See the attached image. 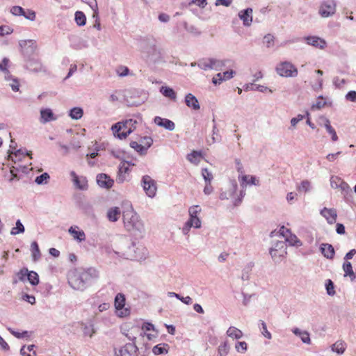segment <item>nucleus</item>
I'll return each instance as SVG.
<instances>
[{"mask_svg":"<svg viewBox=\"0 0 356 356\" xmlns=\"http://www.w3.org/2000/svg\"><path fill=\"white\" fill-rule=\"evenodd\" d=\"M98 277L99 272L94 268H89L81 271L72 272L68 275V283L72 289L83 291Z\"/></svg>","mask_w":356,"mask_h":356,"instance_id":"nucleus-1","label":"nucleus"},{"mask_svg":"<svg viewBox=\"0 0 356 356\" xmlns=\"http://www.w3.org/2000/svg\"><path fill=\"white\" fill-rule=\"evenodd\" d=\"M122 218L127 231H137L140 233L144 231V225L131 206L123 211Z\"/></svg>","mask_w":356,"mask_h":356,"instance_id":"nucleus-2","label":"nucleus"},{"mask_svg":"<svg viewBox=\"0 0 356 356\" xmlns=\"http://www.w3.org/2000/svg\"><path fill=\"white\" fill-rule=\"evenodd\" d=\"M136 119L130 118L122 122L115 123L112 126V131L115 137L120 139L126 138L136 127Z\"/></svg>","mask_w":356,"mask_h":356,"instance_id":"nucleus-3","label":"nucleus"},{"mask_svg":"<svg viewBox=\"0 0 356 356\" xmlns=\"http://www.w3.org/2000/svg\"><path fill=\"white\" fill-rule=\"evenodd\" d=\"M200 211V209H199L198 205H195L189 208L188 213L190 218L185 223V225L182 229V232L184 234H187L188 232L191 227H200V220L198 217Z\"/></svg>","mask_w":356,"mask_h":356,"instance_id":"nucleus-4","label":"nucleus"},{"mask_svg":"<svg viewBox=\"0 0 356 356\" xmlns=\"http://www.w3.org/2000/svg\"><path fill=\"white\" fill-rule=\"evenodd\" d=\"M147 250L142 245L136 246L134 243L129 247V250L126 253H123V258L131 260H141L146 258Z\"/></svg>","mask_w":356,"mask_h":356,"instance_id":"nucleus-5","label":"nucleus"},{"mask_svg":"<svg viewBox=\"0 0 356 356\" xmlns=\"http://www.w3.org/2000/svg\"><path fill=\"white\" fill-rule=\"evenodd\" d=\"M277 73L283 77H296L298 75V69L290 62L284 61L279 63L276 67Z\"/></svg>","mask_w":356,"mask_h":356,"instance_id":"nucleus-6","label":"nucleus"},{"mask_svg":"<svg viewBox=\"0 0 356 356\" xmlns=\"http://www.w3.org/2000/svg\"><path fill=\"white\" fill-rule=\"evenodd\" d=\"M141 186L148 197L151 198L155 197L157 191L156 182L150 176H143Z\"/></svg>","mask_w":356,"mask_h":356,"instance_id":"nucleus-7","label":"nucleus"},{"mask_svg":"<svg viewBox=\"0 0 356 356\" xmlns=\"http://www.w3.org/2000/svg\"><path fill=\"white\" fill-rule=\"evenodd\" d=\"M114 305L118 316L124 318L130 314V309L129 308H124L125 305V297L122 293H118L116 295Z\"/></svg>","mask_w":356,"mask_h":356,"instance_id":"nucleus-8","label":"nucleus"},{"mask_svg":"<svg viewBox=\"0 0 356 356\" xmlns=\"http://www.w3.org/2000/svg\"><path fill=\"white\" fill-rule=\"evenodd\" d=\"M286 246L282 241H278L270 250V254L275 261H280L286 254Z\"/></svg>","mask_w":356,"mask_h":356,"instance_id":"nucleus-9","label":"nucleus"},{"mask_svg":"<svg viewBox=\"0 0 356 356\" xmlns=\"http://www.w3.org/2000/svg\"><path fill=\"white\" fill-rule=\"evenodd\" d=\"M336 12V3L332 0L323 1L318 10V13L322 17H328L333 15Z\"/></svg>","mask_w":356,"mask_h":356,"instance_id":"nucleus-10","label":"nucleus"},{"mask_svg":"<svg viewBox=\"0 0 356 356\" xmlns=\"http://www.w3.org/2000/svg\"><path fill=\"white\" fill-rule=\"evenodd\" d=\"M26 68L34 73H47V68L40 60L31 58L26 63Z\"/></svg>","mask_w":356,"mask_h":356,"instance_id":"nucleus-11","label":"nucleus"},{"mask_svg":"<svg viewBox=\"0 0 356 356\" xmlns=\"http://www.w3.org/2000/svg\"><path fill=\"white\" fill-rule=\"evenodd\" d=\"M138 350V348L136 343H127L121 347L118 351L115 352V356H134V354L136 353Z\"/></svg>","mask_w":356,"mask_h":356,"instance_id":"nucleus-12","label":"nucleus"},{"mask_svg":"<svg viewBox=\"0 0 356 356\" xmlns=\"http://www.w3.org/2000/svg\"><path fill=\"white\" fill-rule=\"evenodd\" d=\"M113 180L105 173H100L97 175V183L101 188L109 189L113 186Z\"/></svg>","mask_w":356,"mask_h":356,"instance_id":"nucleus-13","label":"nucleus"},{"mask_svg":"<svg viewBox=\"0 0 356 356\" xmlns=\"http://www.w3.org/2000/svg\"><path fill=\"white\" fill-rule=\"evenodd\" d=\"M234 73H235L234 71H233L232 70L226 71L223 73H218L213 77L212 83L215 86L220 85L223 81H227V80H229L230 79H232L233 77V75Z\"/></svg>","mask_w":356,"mask_h":356,"instance_id":"nucleus-14","label":"nucleus"},{"mask_svg":"<svg viewBox=\"0 0 356 356\" xmlns=\"http://www.w3.org/2000/svg\"><path fill=\"white\" fill-rule=\"evenodd\" d=\"M224 66L225 63L222 60H218L216 59H208L207 60L204 61L203 67H202V68L204 69V70H220Z\"/></svg>","mask_w":356,"mask_h":356,"instance_id":"nucleus-15","label":"nucleus"},{"mask_svg":"<svg viewBox=\"0 0 356 356\" xmlns=\"http://www.w3.org/2000/svg\"><path fill=\"white\" fill-rule=\"evenodd\" d=\"M19 46L22 49V51L24 54H31L36 49V42L33 40H21L19 42Z\"/></svg>","mask_w":356,"mask_h":356,"instance_id":"nucleus-16","label":"nucleus"},{"mask_svg":"<svg viewBox=\"0 0 356 356\" xmlns=\"http://www.w3.org/2000/svg\"><path fill=\"white\" fill-rule=\"evenodd\" d=\"M154 122L159 127H164L165 129L172 131L175 128V123L167 118H162L161 117L156 116L154 119Z\"/></svg>","mask_w":356,"mask_h":356,"instance_id":"nucleus-17","label":"nucleus"},{"mask_svg":"<svg viewBox=\"0 0 356 356\" xmlns=\"http://www.w3.org/2000/svg\"><path fill=\"white\" fill-rule=\"evenodd\" d=\"M321 214L325 218L329 224H333L337 220V211L334 209L323 208L321 211Z\"/></svg>","mask_w":356,"mask_h":356,"instance_id":"nucleus-18","label":"nucleus"},{"mask_svg":"<svg viewBox=\"0 0 356 356\" xmlns=\"http://www.w3.org/2000/svg\"><path fill=\"white\" fill-rule=\"evenodd\" d=\"M185 104L188 107L193 110H198L200 108L197 98L191 93H188L185 96Z\"/></svg>","mask_w":356,"mask_h":356,"instance_id":"nucleus-19","label":"nucleus"},{"mask_svg":"<svg viewBox=\"0 0 356 356\" xmlns=\"http://www.w3.org/2000/svg\"><path fill=\"white\" fill-rule=\"evenodd\" d=\"M181 6L187 7L195 15L198 16L200 12V0H191L181 3Z\"/></svg>","mask_w":356,"mask_h":356,"instance_id":"nucleus-20","label":"nucleus"},{"mask_svg":"<svg viewBox=\"0 0 356 356\" xmlns=\"http://www.w3.org/2000/svg\"><path fill=\"white\" fill-rule=\"evenodd\" d=\"M307 44L312 45L315 47L324 49L326 47V42L325 40L317 36H309L306 38Z\"/></svg>","mask_w":356,"mask_h":356,"instance_id":"nucleus-21","label":"nucleus"},{"mask_svg":"<svg viewBox=\"0 0 356 356\" xmlns=\"http://www.w3.org/2000/svg\"><path fill=\"white\" fill-rule=\"evenodd\" d=\"M238 180L242 187H245L247 185H259V180L254 176L239 175Z\"/></svg>","mask_w":356,"mask_h":356,"instance_id":"nucleus-22","label":"nucleus"},{"mask_svg":"<svg viewBox=\"0 0 356 356\" xmlns=\"http://www.w3.org/2000/svg\"><path fill=\"white\" fill-rule=\"evenodd\" d=\"M56 120L53 111L50 108H44L40 111V122L43 124Z\"/></svg>","mask_w":356,"mask_h":356,"instance_id":"nucleus-23","label":"nucleus"},{"mask_svg":"<svg viewBox=\"0 0 356 356\" xmlns=\"http://www.w3.org/2000/svg\"><path fill=\"white\" fill-rule=\"evenodd\" d=\"M68 232L73 238L79 242L84 241L86 240V234L84 232L79 229L77 226L70 227Z\"/></svg>","mask_w":356,"mask_h":356,"instance_id":"nucleus-24","label":"nucleus"},{"mask_svg":"<svg viewBox=\"0 0 356 356\" xmlns=\"http://www.w3.org/2000/svg\"><path fill=\"white\" fill-rule=\"evenodd\" d=\"M330 185L334 188H341L344 191L349 188L348 184L346 183L338 176H332L330 179Z\"/></svg>","mask_w":356,"mask_h":356,"instance_id":"nucleus-25","label":"nucleus"},{"mask_svg":"<svg viewBox=\"0 0 356 356\" xmlns=\"http://www.w3.org/2000/svg\"><path fill=\"white\" fill-rule=\"evenodd\" d=\"M121 216V210L118 207L110 208L106 213V217L110 222H116Z\"/></svg>","mask_w":356,"mask_h":356,"instance_id":"nucleus-26","label":"nucleus"},{"mask_svg":"<svg viewBox=\"0 0 356 356\" xmlns=\"http://www.w3.org/2000/svg\"><path fill=\"white\" fill-rule=\"evenodd\" d=\"M159 92L165 97L170 99L172 102H177V93L175 91L170 87L168 86H161L159 89Z\"/></svg>","mask_w":356,"mask_h":356,"instance_id":"nucleus-27","label":"nucleus"},{"mask_svg":"<svg viewBox=\"0 0 356 356\" xmlns=\"http://www.w3.org/2000/svg\"><path fill=\"white\" fill-rule=\"evenodd\" d=\"M321 250L325 257L332 259L334 257V249L333 246L328 243H323L321 245Z\"/></svg>","mask_w":356,"mask_h":356,"instance_id":"nucleus-28","label":"nucleus"},{"mask_svg":"<svg viewBox=\"0 0 356 356\" xmlns=\"http://www.w3.org/2000/svg\"><path fill=\"white\" fill-rule=\"evenodd\" d=\"M252 9L247 8L239 13V17L243 20L244 25L249 26L252 21Z\"/></svg>","mask_w":356,"mask_h":356,"instance_id":"nucleus-29","label":"nucleus"},{"mask_svg":"<svg viewBox=\"0 0 356 356\" xmlns=\"http://www.w3.org/2000/svg\"><path fill=\"white\" fill-rule=\"evenodd\" d=\"M71 177L73 178L74 185L81 190L87 189V181L83 179L81 181L79 180V177L76 175L74 171L70 172Z\"/></svg>","mask_w":356,"mask_h":356,"instance_id":"nucleus-30","label":"nucleus"},{"mask_svg":"<svg viewBox=\"0 0 356 356\" xmlns=\"http://www.w3.org/2000/svg\"><path fill=\"white\" fill-rule=\"evenodd\" d=\"M343 270L344 271L345 277L348 276L352 281L355 280L356 275L353 270V266L350 262H344V264H343Z\"/></svg>","mask_w":356,"mask_h":356,"instance_id":"nucleus-31","label":"nucleus"},{"mask_svg":"<svg viewBox=\"0 0 356 356\" xmlns=\"http://www.w3.org/2000/svg\"><path fill=\"white\" fill-rule=\"evenodd\" d=\"M169 346L167 343H159L152 348V353L156 355L167 354L168 353Z\"/></svg>","mask_w":356,"mask_h":356,"instance_id":"nucleus-32","label":"nucleus"},{"mask_svg":"<svg viewBox=\"0 0 356 356\" xmlns=\"http://www.w3.org/2000/svg\"><path fill=\"white\" fill-rule=\"evenodd\" d=\"M227 334L228 337L236 339H239L243 337L241 330L233 326L228 328Z\"/></svg>","mask_w":356,"mask_h":356,"instance_id":"nucleus-33","label":"nucleus"},{"mask_svg":"<svg viewBox=\"0 0 356 356\" xmlns=\"http://www.w3.org/2000/svg\"><path fill=\"white\" fill-rule=\"evenodd\" d=\"M31 250L33 260L34 261H38L41 257V253H40V251L39 249L38 244L36 241H33L31 243Z\"/></svg>","mask_w":356,"mask_h":356,"instance_id":"nucleus-34","label":"nucleus"},{"mask_svg":"<svg viewBox=\"0 0 356 356\" xmlns=\"http://www.w3.org/2000/svg\"><path fill=\"white\" fill-rule=\"evenodd\" d=\"M83 115V110L80 107L72 108L69 113L70 117L73 120H79Z\"/></svg>","mask_w":356,"mask_h":356,"instance_id":"nucleus-35","label":"nucleus"},{"mask_svg":"<svg viewBox=\"0 0 356 356\" xmlns=\"http://www.w3.org/2000/svg\"><path fill=\"white\" fill-rule=\"evenodd\" d=\"M82 325V330L83 334L85 336H88L90 337H92V335L95 333V330L94 329V325L92 323H81Z\"/></svg>","mask_w":356,"mask_h":356,"instance_id":"nucleus-36","label":"nucleus"},{"mask_svg":"<svg viewBox=\"0 0 356 356\" xmlns=\"http://www.w3.org/2000/svg\"><path fill=\"white\" fill-rule=\"evenodd\" d=\"M147 56L152 60H156L160 56V52L157 47L154 44L150 46L147 51Z\"/></svg>","mask_w":356,"mask_h":356,"instance_id":"nucleus-37","label":"nucleus"},{"mask_svg":"<svg viewBox=\"0 0 356 356\" xmlns=\"http://www.w3.org/2000/svg\"><path fill=\"white\" fill-rule=\"evenodd\" d=\"M188 160L195 165H197L200 161V151H193L187 155Z\"/></svg>","mask_w":356,"mask_h":356,"instance_id":"nucleus-38","label":"nucleus"},{"mask_svg":"<svg viewBox=\"0 0 356 356\" xmlns=\"http://www.w3.org/2000/svg\"><path fill=\"white\" fill-rule=\"evenodd\" d=\"M15 225L16 226L15 227H13L10 231L11 235H17V234H22L24 232V231H25L24 226L20 220H17L16 221Z\"/></svg>","mask_w":356,"mask_h":356,"instance_id":"nucleus-39","label":"nucleus"},{"mask_svg":"<svg viewBox=\"0 0 356 356\" xmlns=\"http://www.w3.org/2000/svg\"><path fill=\"white\" fill-rule=\"evenodd\" d=\"M293 332L295 334L300 336L302 342L306 343H310V337H309V334L307 332H305V331L302 332L298 328H295L293 330Z\"/></svg>","mask_w":356,"mask_h":356,"instance_id":"nucleus-40","label":"nucleus"},{"mask_svg":"<svg viewBox=\"0 0 356 356\" xmlns=\"http://www.w3.org/2000/svg\"><path fill=\"white\" fill-rule=\"evenodd\" d=\"M75 22L79 26H84L86 23V17L81 11H76L75 13Z\"/></svg>","mask_w":356,"mask_h":356,"instance_id":"nucleus-41","label":"nucleus"},{"mask_svg":"<svg viewBox=\"0 0 356 356\" xmlns=\"http://www.w3.org/2000/svg\"><path fill=\"white\" fill-rule=\"evenodd\" d=\"M327 131L331 135L332 141L335 142L338 140V136L334 129L331 126L329 120H327L325 124Z\"/></svg>","mask_w":356,"mask_h":356,"instance_id":"nucleus-42","label":"nucleus"},{"mask_svg":"<svg viewBox=\"0 0 356 356\" xmlns=\"http://www.w3.org/2000/svg\"><path fill=\"white\" fill-rule=\"evenodd\" d=\"M129 145L131 148L134 149L140 155L146 154V147H143V145L140 143L136 141H131Z\"/></svg>","mask_w":356,"mask_h":356,"instance_id":"nucleus-43","label":"nucleus"},{"mask_svg":"<svg viewBox=\"0 0 356 356\" xmlns=\"http://www.w3.org/2000/svg\"><path fill=\"white\" fill-rule=\"evenodd\" d=\"M168 296L176 297L177 299L180 300L182 302L186 305H190L192 303V298L189 296L181 297L179 294H177L175 292H168Z\"/></svg>","mask_w":356,"mask_h":356,"instance_id":"nucleus-44","label":"nucleus"},{"mask_svg":"<svg viewBox=\"0 0 356 356\" xmlns=\"http://www.w3.org/2000/svg\"><path fill=\"white\" fill-rule=\"evenodd\" d=\"M346 348V345L343 341H337L332 346V350L339 354H342Z\"/></svg>","mask_w":356,"mask_h":356,"instance_id":"nucleus-45","label":"nucleus"},{"mask_svg":"<svg viewBox=\"0 0 356 356\" xmlns=\"http://www.w3.org/2000/svg\"><path fill=\"white\" fill-rule=\"evenodd\" d=\"M27 280L33 286H36L39 283V275L35 271H29V277Z\"/></svg>","mask_w":356,"mask_h":356,"instance_id":"nucleus-46","label":"nucleus"},{"mask_svg":"<svg viewBox=\"0 0 356 356\" xmlns=\"http://www.w3.org/2000/svg\"><path fill=\"white\" fill-rule=\"evenodd\" d=\"M229 346L227 341L221 343L218 347V353L220 356H227L229 353Z\"/></svg>","mask_w":356,"mask_h":356,"instance_id":"nucleus-47","label":"nucleus"},{"mask_svg":"<svg viewBox=\"0 0 356 356\" xmlns=\"http://www.w3.org/2000/svg\"><path fill=\"white\" fill-rule=\"evenodd\" d=\"M325 105H326L325 99L322 96H319L316 99V102L312 105V109H321V108H323Z\"/></svg>","mask_w":356,"mask_h":356,"instance_id":"nucleus-48","label":"nucleus"},{"mask_svg":"<svg viewBox=\"0 0 356 356\" xmlns=\"http://www.w3.org/2000/svg\"><path fill=\"white\" fill-rule=\"evenodd\" d=\"M310 182L308 180H303L297 187V190L300 193H307L309 191Z\"/></svg>","mask_w":356,"mask_h":356,"instance_id":"nucleus-49","label":"nucleus"},{"mask_svg":"<svg viewBox=\"0 0 356 356\" xmlns=\"http://www.w3.org/2000/svg\"><path fill=\"white\" fill-rule=\"evenodd\" d=\"M49 178L50 177L49 174L47 172H44L35 178V182L38 185H41L43 184H46L47 182V180L49 179Z\"/></svg>","mask_w":356,"mask_h":356,"instance_id":"nucleus-50","label":"nucleus"},{"mask_svg":"<svg viewBox=\"0 0 356 356\" xmlns=\"http://www.w3.org/2000/svg\"><path fill=\"white\" fill-rule=\"evenodd\" d=\"M22 16H23L25 19L32 22L35 21L36 18L35 12L30 9H24V15H22Z\"/></svg>","mask_w":356,"mask_h":356,"instance_id":"nucleus-51","label":"nucleus"},{"mask_svg":"<svg viewBox=\"0 0 356 356\" xmlns=\"http://www.w3.org/2000/svg\"><path fill=\"white\" fill-rule=\"evenodd\" d=\"M235 348L238 353H244L248 349V344L245 341H238L236 343Z\"/></svg>","mask_w":356,"mask_h":356,"instance_id":"nucleus-52","label":"nucleus"},{"mask_svg":"<svg viewBox=\"0 0 356 356\" xmlns=\"http://www.w3.org/2000/svg\"><path fill=\"white\" fill-rule=\"evenodd\" d=\"M153 143V139L149 136H145L141 138L140 144L143 145V147H146V152Z\"/></svg>","mask_w":356,"mask_h":356,"instance_id":"nucleus-53","label":"nucleus"},{"mask_svg":"<svg viewBox=\"0 0 356 356\" xmlns=\"http://www.w3.org/2000/svg\"><path fill=\"white\" fill-rule=\"evenodd\" d=\"M7 330L13 335L15 336L16 338L17 339H22V338H24V337H29V334H28V332L27 331H24L22 332H17V331H15L13 328L11 327H7Z\"/></svg>","mask_w":356,"mask_h":356,"instance_id":"nucleus-54","label":"nucleus"},{"mask_svg":"<svg viewBox=\"0 0 356 356\" xmlns=\"http://www.w3.org/2000/svg\"><path fill=\"white\" fill-rule=\"evenodd\" d=\"M86 3L90 6L93 10V17H97L98 15V6L96 0H87Z\"/></svg>","mask_w":356,"mask_h":356,"instance_id":"nucleus-55","label":"nucleus"},{"mask_svg":"<svg viewBox=\"0 0 356 356\" xmlns=\"http://www.w3.org/2000/svg\"><path fill=\"white\" fill-rule=\"evenodd\" d=\"M285 240L292 245H298L300 244V241L298 237L295 234H293L291 232L290 234H289V236L285 238Z\"/></svg>","mask_w":356,"mask_h":356,"instance_id":"nucleus-56","label":"nucleus"},{"mask_svg":"<svg viewBox=\"0 0 356 356\" xmlns=\"http://www.w3.org/2000/svg\"><path fill=\"white\" fill-rule=\"evenodd\" d=\"M8 63L9 59L4 58L2 62L0 63V71L3 72L5 74H9V70L8 69Z\"/></svg>","mask_w":356,"mask_h":356,"instance_id":"nucleus-57","label":"nucleus"},{"mask_svg":"<svg viewBox=\"0 0 356 356\" xmlns=\"http://www.w3.org/2000/svg\"><path fill=\"white\" fill-rule=\"evenodd\" d=\"M10 13L15 16H22V15H24V8L21 6H15L10 8Z\"/></svg>","mask_w":356,"mask_h":356,"instance_id":"nucleus-58","label":"nucleus"},{"mask_svg":"<svg viewBox=\"0 0 356 356\" xmlns=\"http://www.w3.org/2000/svg\"><path fill=\"white\" fill-rule=\"evenodd\" d=\"M202 175L203 176L205 182H211L213 179L212 173L209 172L207 168L202 170Z\"/></svg>","mask_w":356,"mask_h":356,"instance_id":"nucleus-59","label":"nucleus"},{"mask_svg":"<svg viewBox=\"0 0 356 356\" xmlns=\"http://www.w3.org/2000/svg\"><path fill=\"white\" fill-rule=\"evenodd\" d=\"M29 271L27 268H22L18 273V277L20 281L24 282L29 277Z\"/></svg>","mask_w":356,"mask_h":356,"instance_id":"nucleus-60","label":"nucleus"},{"mask_svg":"<svg viewBox=\"0 0 356 356\" xmlns=\"http://www.w3.org/2000/svg\"><path fill=\"white\" fill-rule=\"evenodd\" d=\"M261 324L262 326L261 333L267 339H270L272 338L271 334L268 331L266 324L264 321H261Z\"/></svg>","mask_w":356,"mask_h":356,"instance_id":"nucleus-61","label":"nucleus"},{"mask_svg":"<svg viewBox=\"0 0 356 356\" xmlns=\"http://www.w3.org/2000/svg\"><path fill=\"white\" fill-rule=\"evenodd\" d=\"M184 28L188 33L194 35H197L198 33L197 28L195 27L193 25L188 24L187 22L184 23Z\"/></svg>","mask_w":356,"mask_h":356,"instance_id":"nucleus-62","label":"nucleus"},{"mask_svg":"<svg viewBox=\"0 0 356 356\" xmlns=\"http://www.w3.org/2000/svg\"><path fill=\"white\" fill-rule=\"evenodd\" d=\"M129 70L127 67L121 66L118 68L117 73L120 76H126L129 74Z\"/></svg>","mask_w":356,"mask_h":356,"instance_id":"nucleus-63","label":"nucleus"},{"mask_svg":"<svg viewBox=\"0 0 356 356\" xmlns=\"http://www.w3.org/2000/svg\"><path fill=\"white\" fill-rule=\"evenodd\" d=\"M346 99L347 101H349L351 102H356V91H355V90L349 91L346 95Z\"/></svg>","mask_w":356,"mask_h":356,"instance_id":"nucleus-64","label":"nucleus"}]
</instances>
